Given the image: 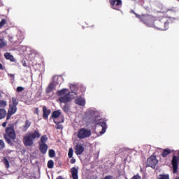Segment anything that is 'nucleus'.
I'll return each instance as SVG.
<instances>
[{
	"label": "nucleus",
	"instance_id": "nucleus-31",
	"mask_svg": "<svg viewBox=\"0 0 179 179\" xmlns=\"http://www.w3.org/2000/svg\"><path fill=\"white\" fill-rule=\"evenodd\" d=\"M6 107V101L0 100V108H5Z\"/></svg>",
	"mask_w": 179,
	"mask_h": 179
},
{
	"label": "nucleus",
	"instance_id": "nucleus-26",
	"mask_svg": "<svg viewBox=\"0 0 179 179\" xmlns=\"http://www.w3.org/2000/svg\"><path fill=\"white\" fill-rule=\"evenodd\" d=\"M158 179H170V176L169 174H160Z\"/></svg>",
	"mask_w": 179,
	"mask_h": 179
},
{
	"label": "nucleus",
	"instance_id": "nucleus-33",
	"mask_svg": "<svg viewBox=\"0 0 179 179\" xmlns=\"http://www.w3.org/2000/svg\"><path fill=\"white\" fill-rule=\"evenodd\" d=\"M19 103V102H17V99H16V98L13 97L12 98V104L11 106H15V107H16V106Z\"/></svg>",
	"mask_w": 179,
	"mask_h": 179
},
{
	"label": "nucleus",
	"instance_id": "nucleus-1",
	"mask_svg": "<svg viewBox=\"0 0 179 179\" xmlns=\"http://www.w3.org/2000/svg\"><path fill=\"white\" fill-rule=\"evenodd\" d=\"M86 118L87 120H92L93 124L95 125H100L102 127V130L100 132L101 135L106 134V129H107V124L103 121V119L97 120V111L93 109H90L86 113Z\"/></svg>",
	"mask_w": 179,
	"mask_h": 179
},
{
	"label": "nucleus",
	"instance_id": "nucleus-4",
	"mask_svg": "<svg viewBox=\"0 0 179 179\" xmlns=\"http://www.w3.org/2000/svg\"><path fill=\"white\" fill-rule=\"evenodd\" d=\"M41 136L40 132L38 130H35L32 133H29L27 135L23 137V143L24 146H33L34 143V139L38 138Z\"/></svg>",
	"mask_w": 179,
	"mask_h": 179
},
{
	"label": "nucleus",
	"instance_id": "nucleus-41",
	"mask_svg": "<svg viewBox=\"0 0 179 179\" xmlns=\"http://www.w3.org/2000/svg\"><path fill=\"white\" fill-rule=\"evenodd\" d=\"M113 176L108 175V176H105V178L103 179H113Z\"/></svg>",
	"mask_w": 179,
	"mask_h": 179
},
{
	"label": "nucleus",
	"instance_id": "nucleus-27",
	"mask_svg": "<svg viewBox=\"0 0 179 179\" xmlns=\"http://www.w3.org/2000/svg\"><path fill=\"white\" fill-rule=\"evenodd\" d=\"M68 157L69 159H72V157H73V148H71L69 150V152H68Z\"/></svg>",
	"mask_w": 179,
	"mask_h": 179
},
{
	"label": "nucleus",
	"instance_id": "nucleus-46",
	"mask_svg": "<svg viewBox=\"0 0 179 179\" xmlns=\"http://www.w3.org/2000/svg\"><path fill=\"white\" fill-rule=\"evenodd\" d=\"M8 76H9L10 78H15V74L8 73Z\"/></svg>",
	"mask_w": 179,
	"mask_h": 179
},
{
	"label": "nucleus",
	"instance_id": "nucleus-49",
	"mask_svg": "<svg viewBox=\"0 0 179 179\" xmlns=\"http://www.w3.org/2000/svg\"><path fill=\"white\" fill-rule=\"evenodd\" d=\"M9 41H10L11 43H13V37H10V38H9Z\"/></svg>",
	"mask_w": 179,
	"mask_h": 179
},
{
	"label": "nucleus",
	"instance_id": "nucleus-28",
	"mask_svg": "<svg viewBox=\"0 0 179 179\" xmlns=\"http://www.w3.org/2000/svg\"><path fill=\"white\" fill-rule=\"evenodd\" d=\"M47 141H48V138L47 137L46 135H43L41 138V143H45L47 142Z\"/></svg>",
	"mask_w": 179,
	"mask_h": 179
},
{
	"label": "nucleus",
	"instance_id": "nucleus-43",
	"mask_svg": "<svg viewBox=\"0 0 179 179\" xmlns=\"http://www.w3.org/2000/svg\"><path fill=\"white\" fill-rule=\"evenodd\" d=\"M52 90L51 88H49L48 87L46 88V93H51V91Z\"/></svg>",
	"mask_w": 179,
	"mask_h": 179
},
{
	"label": "nucleus",
	"instance_id": "nucleus-16",
	"mask_svg": "<svg viewBox=\"0 0 179 179\" xmlns=\"http://www.w3.org/2000/svg\"><path fill=\"white\" fill-rule=\"evenodd\" d=\"M75 103L76 104H78V106H85L86 104V101L85 99L79 97L75 100Z\"/></svg>",
	"mask_w": 179,
	"mask_h": 179
},
{
	"label": "nucleus",
	"instance_id": "nucleus-40",
	"mask_svg": "<svg viewBox=\"0 0 179 179\" xmlns=\"http://www.w3.org/2000/svg\"><path fill=\"white\" fill-rule=\"evenodd\" d=\"M142 178L139 175H135L131 179H141Z\"/></svg>",
	"mask_w": 179,
	"mask_h": 179
},
{
	"label": "nucleus",
	"instance_id": "nucleus-37",
	"mask_svg": "<svg viewBox=\"0 0 179 179\" xmlns=\"http://www.w3.org/2000/svg\"><path fill=\"white\" fill-rule=\"evenodd\" d=\"M6 24V20L5 19H2L1 21L0 22V29L1 27H3V26H5Z\"/></svg>",
	"mask_w": 179,
	"mask_h": 179
},
{
	"label": "nucleus",
	"instance_id": "nucleus-12",
	"mask_svg": "<svg viewBox=\"0 0 179 179\" xmlns=\"http://www.w3.org/2000/svg\"><path fill=\"white\" fill-rule=\"evenodd\" d=\"M71 100L72 98H71V92H68L64 96H61L60 98H59V101H60V103H64V104L71 102Z\"/></svg>",
	"mask_w": 179,
	"mask_h": 179
},
{
	"label": "nucleus",
	"instance_id": "nucleus-38",
	"mask_svg": "<svg viewBox=\"0 0 179 179\" xmlns=\"http://www.w3.org/2000/svg\"><path fill=\"white\" fill-rule=\"evenodd\" d=\"M48 87H49L50 89H51L52 90H54V83H50L49 84V85L48 86Z\"/></svg>",
	"mask_w": 179,
	"mask_h": 179
},
{
	"label": "nucleus",
	"instance_id": "nucleus-3",
	"mask_svg": "<svg viewBox=\"0 0 179 179\" xmlns=\"http://www.w3.org/2000/svg\"><path fill=\"white\" fill-rule=\"evenodd\" d=\"M6 134L3 135L6 142L11 145L12 141L16 139V131H15V125L13 124H8L5 130Z\"/></svg>",
	"mask_w": 179,
	"mask_h": 179
},
{
	"label": "nucleus",
	"instance_id": "nucleus-15",
	"mask_svg": "<svg viewBox=\"0 0 179 179\" xmlns=\"http://www.w3.org/2000/svg\"><path fill=\"white\" fill-rule=\"evenodd\" d=\"M78 169H76V167H73L71 169V173L73 179H78L79 178V177L78 176Z\"/></svg>",
	"mask_w": 179,
	"mask_h": 179
},
{
	"label": "nucleus",
	"instance_id": "nucleus-25",
	"mask_svg": "<svg viewBox=\"0 0 179 179\" xmlns=\"http://www.w3.org/2000/svg\"><path fill=\"white\" fill-rule=\"evenodd\" d=\"M54 122L56 124V129H62L64 128L61 122H57L56 120H54Z\"/></svg>",
	"mask_w": 179,
	"mask_h": 179
},
{
	"label": "nucleus",
	"instance_id": "nucleus-11",
	"mask_svg": "<svg viewBox=\"0 0 179 179\" xmlns=\"http://www.w3.org/2000/svg\"><path fill=\"white\" fill-rule=\"evenodd\" d=\"M17 110V108L16 106H12V104H10L8 111L7 113L6 120H10V117H12V115H13V114H15Z\"/></svg>",
	"mask_w": 179,
	"mask_h": 179
},
{
	"label": "nucleus",
	"instance_id": "nucleus-34",
	"mask_svg": "<svg viewBox=\"0 0 179 179\" xmlns=\"http://www.w3.org/2000/svg\"><path fill=\"white\" fill-rule=\"evenodd\" d=\"M166 12H170V13H177V10L176 9V8H169L166 10Z\"/></svg>",
	"mask_w": 179,
	"mask_h": 179
},
{
	"label": "nucleus",
	"instance_id": "nucleus-6",
	"mask_svg": "<svg viewBox=\"0 0 179 179\" xmlns=\"http://www.w3.org/2000/svg\"><path fill=\"white\" fill-rule=\"evenodd\" d=\"M91 136L92 131L87 128L80 129L77 134V138H78V139H86V138H90Z\"/></svg>",
	"mask_w": 179,
	"mask_h": 179
},
{
	"label": "nucleus",
	"instance_id": "nucleus-21",
	"mask_svg": "<svg viewBox=\"0 0 179 179\" xmlns=\"http://www.w3.org/2000/svg\"><path fill=\"white\" fill-rule=\"evenodd\" d=\"M61 115V112L59 110H55L52 113L51 117L52 118H59Z\"/></svg>",
	"mask_w": 179,
	"mask_h": 179
},
{
	"label": "nucleus",
	"instance_id": "nucleus-36",
	"mask_svg": "<svg viewBox=\"0 0 179 179\" xmlns=\"http://www.w3.org/2000/svg\"><path fill=\"white\" fill-rule=\"evenodd\" d=\"M5 148V143L3 140H0V150H2Z\"/></svg>",
	"mask_w": 179,
	"mask_h": 179
},
{
	"label": "nucleus",
	"instance_id": "nucleus-22",
	"mask_svg": "<svg viewBox=\"0 0 179 179\" xmlns=\"http://www.w3.org/2000/svg\"><path fill=\"white\" fill-rule=\"evenodd\" d=\"M5 117H6V110L0 108V120H3Z\"/></svg>",
	"mask_w": 179,
	"mask_h": 179
},
{
	"label": "nucleus",
	"instance_id": "nucleus-23",
	"mask_svg": "<svg viewBox=\"0 0 179 179\" xmlns=\"http://www.w3.org/2000/svg\"><path fill=\"white\" fill-rule=\"evenodd\" d=\"M6 45H8L6 41L3 38H0V49L6 47Z\"/></svg>",
	"mask_w": 179,
	"mask_h": 179
},
{
	"label": "nucleus",
	"instance_id": "nucleus-7",
	"mask_svg": "<svg viewBox=\"0 0 179 179\" xmlns=\"http://www.w3.org/2000/svg\"><path fill=\"white\" fill-rule=\"evenodd\" d=\"M159 163V161L156 159V156H150L146 162V167H151L152 169H156V166Z\"/></svg>",
	"mask_w": 179,
	"mask_h": 179
},
{
	"label": "nucleus",
	"instance_id": "nucleus-50",
	"mask_svg": "<svg viewBox=\"0 0 179 179\" xmlns=\"http://www.w3.org/2000/svg\"><path fill=\"white\" fill-rule=\"evenodd\" d=\"M175 179H179V177H178V178H175Z\"/></svg>",
	"mask_w": 179,
	"mask_h": 179
},
{
	"label": "nucleus",
	"instance_id": "nucleus-35",
	"mask_svg": "<svg viewBox=\"0 0 179 179\" xmlns=\"http://www.w3.org/2000/svg\"><path fill=\"white\" fill-rule=\"evenodd\" d=\"M23 90H24V87H17L16 92L17 93H21V92H23Z\"/></svg>",
	"mask_w": 179,
	"mask_h": 179
},
{
	"label": "nucleus",
	"instance_id": "nucleus-14",
	"mask_svg": "<svg viewBox=\"0 0 179 179\" xmlns=\"http://www.w3.org/2000/svg\"><path fill=\"white\" fill-rule=\"evenodd\" d=\"M39 150L42 155H45L48 150V145L45 143H39Z\"/></svg>",
	"mask_w": 179,
	"mask_h": 179
},
{
	"label": "nucleus",
	"instance_id": "nucleus-10",
	"mask_svg": "<svg viewBox=\"0 0 179 179\" xmlns=\"http://www.w3.org/2000/svg\"><path fill=\"white\" fill-rule=\"evenodd\" d=\"M75 153L79 156L85 152V146L82 143H77L74 148Z\"/></svg>",
	"mask_w": 179,
	"mask_h": 179
},
{
	"label": "nucleus",
	"instance_id": "nucleus-9",
	"mask_svg": "<svg viewBox=\"0 0 179 179\" xmlns=\"http://www.w3.org/2000/svg\"><path fill=\"white\" fill-rule=\"evenodd\" d=\"M178 161H179V157L174 155L171 161L173 174H177V173H178Z\"/></svg>",
	"mask_w": 179,
	"mask_h": 179
},
{
	"label": "nucleus",
	"instance_id": "nucleus-52",
	"mask_svg": "<svg viewBox=\"0 0 179 179\" xmlns=\"http://www.w3.org/2000/svg\"><path fill=\"white\" fill-rule=\"evenodd\" d=\"M179 1V0H178Z\"/></svg>",
	"mask_w": 179,
	"mask_h": 179
},
{
	"label": "nucleus",
	"instance_id": "nucleus-17",
	"mask_svg": "<svg viewBox=\"0 0 179 179\" xmlns=\"http://www.w3.org/2000/svg\"><path fill=\"white\" fill-rule=\"evenodd\" d=\"M4 58H6V59H8L11 62H15V61H16V59H15V57H13V55H10V52L4 53Z\"/></svg>",
	"mask_w": 179,
	"mask_h": 179
},
{
	"label": "nucleus",
	"instance_id": "nucleus-18",
	"mask_svg": "<svg viewBox=\"0 0 179 179\" xmlns=\"http://www.w3.org/2000/svg\"><path fill=\"white\" fill-rule=\"evenodd\" d=\"M30 125H31V122H30V121H29V120H27L25 121L24 125H23L22 127V132H26V131H27V129H29V128H30Z\"/></svg>",
	"mask_w": 179,
	"mask_h": 179
},
{
	"label": "nucleus",
	"instance_id": "nucleus-39",
	"mask_svg": "<svg viewBox=\"0 0 179 179\" xmlns=\"http://www.w3.org/2000/svg\"><path fill=\"white\" fill-rule=\"evenodd\" d=\"M70 163L71 164H75L76 163V159L75 158H71Z\"/></svg>",
	"mask_w": 179,
	"mask_h": 179
},
{
	"label": "nucleus",
	"instance_id": "nucleus-2",
	"mask_svg": "<svg viewBox=\"0 0 179 179\" xmlns=\"http://www.w3.org/2000/svg\"><path fill=\"white\" fill-rule=\"evenodd\" d=\"M175 18L173 17H162L157 20H155L152 22V26L151 27H155L158 30H168L169 29V24L170 23H173V20Z\"/></svg>",
	"mask_w": 179,
	"mask_h": 179
},
{
	"label": "nucleus",
	"instance_id": "nucleus-42",
	"mask_svg": "<svg viewBox=\"0 0 179 179\" xmlns=\"http://www.w3.org/2000/svg\"><path fill=\"white\" fill-rule=\"evenodd\" d=\"M34 114H36L38 115V108H35V110L34 111Z\"/></svg>",
	"mask_w": 179,
	"mask_h": 179
},
{
	"label": "nucleus",
	"instance_id": "nucleus-47",
	"mask_svg": "<svg viewBox=\"0 0 179 179\" xmlns=\"http://www.w3.org/2000/svg\"><path fill=\"white\" fill-rule=\"evenodd\" d=\"M130 13H134V15H135L136 17V15H138L136 13H135V11H134V10H131Z\"/></svg>",
	"mask_w": 179,
	"mask_h": 179
},
{
	"label": "nucleus",
	"instance_id": "nucleus-44",
	"mask_svg": "<svg viewBox=\"0 0 179 179\" xmlns=\"http://www.w3.org/2000/svg\"><path fill=\"white\" fill-rule=\"evenodd\" d=\"M52 90L51 88H49L48 87L46 88V93H51V91Z\"/></svg>",
	"mask_w": 179,
	"mask_h": 179
},
{
	"label": "nucleus",
	"instance_id": "nucleus-32",
	"mask_svg": "<svg viewBox=\"0 0 179 179\" xmlns=\"http://www.w3.org/2000/svg\"><path fill=\"white\" fill-rule=\"evenodd\" d=\"M49 157H55V151L54 150H49Z\"/></svg>",
	"mask_w": 179,
	"mask_h": 179
},
{
	"label": "nucleus",
	"instance_id": "nucleus-30",
	"mask_svg": "<svg viewBox=\"0 0 179 179\" xmlns=\"http://www.w3.org/2000/svg\"><path fill=\"white\" fill-rule=\"evenodd\" d=\"M48 169H53L54 168V161L50 159L48 162Z\"/></svg>",
	"mask_w": 179,
	"mask_h": 179
},
{
	"label": "nucleus",
	"instance_id": "nucleus-13",
	"mask_svg": "<svg viewBox=\"0 0 179 179\" xmlns=\"http://www.w3.org/2000/svg\"><path fill=\"white\" fill-rule=\"evenodd\" d=\"M43 120H48V115L51 114L50 109L46 108V106L43 107Z\"/></svg>",
	"mask_w": 179,
	"mask_h": 179
},
{
	"label": "nucleus",
	"instance_id": "nucleus-48",
	"mask_svg": "<svg viewBox=\"0 0 179 179\" xmlns=\"http://www.w3.org/2000/svg\"><path fill=\"white\" fill-rule=\"evenodd\" d=\"M0 71H3V66L0 63Z\"/></svg>",
	"mask_w": 179,
	"mask_h": 179
},
{
	"label": "nucleus",
	"instance_id": "nucleus-19",
	"mask_svg": "<svg viewBox=\"0 0 179 179\" xmlns=\"http://www.w3.org/2000/svg\"><path fill=\"white\" fill-rule=\"evenodd\" d=\"M171 153H173V150H170L169 148H166L164 149L162 152V157H167V156H169V155H170Z\"/></svg>",
	"mask_w": 179,
	"mask_h": 179
},
{
	"label": "nucleus",
	"instance_id": "nucleus-5",
	"mask_svg": "<svg viewBox=\"0 0 179 179\" xmlns=\"http://www.w3.org/2000/svg\"><path fill=\"white\" fill-rule=\"evenodd\" d=\"M137 19H139L141 22H143L144 24L148 26V27H152L153 26V20L155 17L148 15V14H143V15H136Z\"/></svg>",
	"mask_w": 179,
	"mask_h": 179
},
{
	"label": "nucleus",
	"instance_id": "nucleus-8",
	"mask_svg": "<svg viewBox=\"0 0 179 179\" xmlns=\"http://www.w3.org/2000/svg\"><path fill=\"white\" fill-rule=\"evenodd\" d=\"M110 8L115 10H120L122 6V1L121 0H109Z\"/></svg>",
	"mask_w": 179,
	"mask_h": 179
},
{
	"label": "nucleus",
	"instance_id": "nucleus-29",
	"mask_svg": "<svg viewBox=\"0 0 179 179\" xmlns=\"http://www.w3.org/2000/svg\"><path fill=\"white\" fill-rule=\"evenodd\" d=\"M71 110V106L68 104H65L64 106L63 107V111L64 113H69V110Z\"/></svg>",
	"mask_w": 179,
	"mask_h": 179
},
{
	"label": "nucleus",
	"instance_id": "nucleus-51",
	"mask_svg": "<svg viewBox=\"0 0 179 179\" xmlns=\"http://www.w3.org/2000/svg\"><path fill=\"white\" fill-rule=\"evenodd\" d=\"M0 97H1V94H0Z\"/></svg>",
	"mask_w": 179,
	"mask_h": 179
},
{
	"label": "nucleus",
	"instance_id": "nucleus-24",
	"mask_svg": "<svg viewBox=\"0 0 179 179\" xmlns=\"http://www.w3.org/2000/svg\"><path fill=\"white\" fill-rule=\"evenodd\" d=\"M3 163L6 166V169H9L10 167V165L9 164V161L8 160V159H6V157L3 158Z\"/></svg>",
	"mask_w": 179,
	"mask_h": 179
},
{
	"label": "nucleus",
	"instance_id": "nucleus-20",
	"mask_svg": "<svg viewBox=\"0 0 179 179\" xmlns=\"http://www.w3.org/2000/svg\"><path fill=\"white\" fill-rule=\"evenodd\" d=\"M68 89H62V90H58L57 92V96H65L66 94H68Z\"/></svg>",
	"mask_w": 179,
	"mask_h": 179
},
{
	"label": "nucleus",
	"instance_id": "nucleus-45",
	"mask_svg": "<svg viewBox=\"0 0 179 179\" xmlns=\"http://www.w3.org/2000/svg\"><path fill=\"white\" fill-rule=\"evenodd\" d=\"M6 124H8V120H6V122H3L2 127H3V128H5V127H6Z\"/></svg>",
	"mask_w": 179,
	"mask_h": 179
}]
</instances>
